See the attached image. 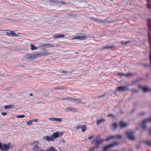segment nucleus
Wrapping results in <instances>:
<instances>
[{
    "instance_id": "f257e3e1",
    "label": "nucleus",
    "mask_w": 151,
    "mask_h": 151,
    "mask_svg": "<svg viewBox=\"0 0 151 151\" xmlns=\"http://www.w3.org/2000/svg\"><path fill=\"white\" fill-rule=\"evenodd\" d=\"M126 134L128 138L130 140L135 139V137L134 136V132L133 131H129L126 132Z\"/></svg>"
},
{
    "instance_id": "f03ea898",
    "label": "nucleus",
    "mask_w": 151,
    "mask_h": 151,
    "mask_svg": "<svg viewBox=\"0 0 151 151\" xmlns=\"http://www.w3.org/2000/svg\"><path fill=\"white\" fill-rule=\"evenodd\" d=\"M149 122H151V117L145 119L142 121L141 125L142 129L145 130L146 129L147 127L146 126L145 124Z\"/></svg>"
},
{
    "instance_id": "7ed1b4c3",
    "label": "nucleus",
    "mask_w": 151,
    "mask_h": 151,
    "mask_svg": "<svg viewBox=\"0 0 151 151\" xmlns=\"http://www.w3.org/2000/svg\"><path fill=\"white\" fill-rule=\"evenodd\" d=\"M129 90L128 86H119L116 89V90H118L119 91H129Z\"/></svg>"
},
{
    "instance_id": "20e7f679",
    "label": "nucleus",
    "mask_w": 151,
    "mask_h": 151,
    "mask_svg": "<svg viewBox=\"0 0 151 151\" xmlns=\"http://www.w3.org/2000/svg\"><path fill=\"white\" fill-rule=\"evenodd\" d=\"M122 137V136L120 135H116L115 136L112 135L107 137L105 139V141H107L111 139L115 138L119 139L121 138Z\"/></svg>"
},
{
    "instance_id": "39448f33",
    "label": "nucleus",
    "mask_w": 151,
    "mask_h": 151,
    "mask_svg": "<svg viewBox=\"0 0 151 151\" xmlns=\"http://www.w3.org/2000/svg\"><path fill=\"white\" fill-rule=\"evenodd\" d=\"M2 151L4 150H8L9 149V147L11 146V144L9 142L8 144H4L3 145L2 144Z\"/></svg>"
},
{
    "instance_id": "423d86ee",
    "label": "nucleus",
    "mask_w": 151,
    "mask_h": 151,
    "mask_svg": "<svg viewBox=\"0 0 151 151\" xmlns=\"http://www.w3.org/2000/svg\"><path fill=\"white\" fill-rule=\"evenodd\" d=\"M59 135L60 136L63 135V134L62 133H59L58 132H56L55 133L51 135L52 137L53 140L55 139L58 138L59 137Z\"/></svg>"
},
{
    "instance_id": "0eeeda50",
    "label": "nucleus",
    "mask_w": 151,
    "mask_h": 151,
    "mask_svg": "<svg viewBox=\"0 0 151 151\" xmlns=\"http://www.w3.org/2000/svg\"><path fill=\"white\" fill-rule=\"evenodd\" d=\"M86 125H81V124L78 125V126L76 127V130H78L79 129H82V131L84 132L85 131L86 129Z\"/></svg>"
},
{
    "instance_id": "6e6552de",
    "label": "nucleus",
    "mask_w": 151,
    "mask_h": 151,
    "mask_svg": "<svg viewBox=\"0 0 151 151\" xmlns=\"http://www.w3.org/2000/svg\"><path fill=\"white\" fill-rule=\"evenodd\" d=\"M9 31H10V32H7L6 33V35L8 36L11 37H17L18 36L17 35V34L14 31H10L8 30Z\"/></svg>"
},
{
    "instance_id": "1a4fd4ad",
    "label": "nucleus",
    "mask_w": 151,
    "mask_h": 151,
    "mask_svg": "<svg viewBox=\"0 0 151 151\" xmlns=\"http://www.w3.org/2000/svg\"><path fill=\"white\" fill-rule=\"evenodd\" d=\"M24 58L27 60H33L32 54H26L24 56Z\"/></svg>"
},
{
    "instance_id": "9d476101",
    "label": "nucleus",
    "mask_w": 151,
    "mask_h": 151,
    "mask_svg": "<svg viewBox=\"0 0 151 151\" xmlns=\"http://www.w3.org/2000/svg\"><path fill=\"white\" fill-rule=\"evenodd\" d=\"M66 112L72 111L73 112H76L77 111V109L76 108H73L72 107H69L65 109Z\"/></svg>"
},
{
    "instance_id": "9b49d317",
    "label": "nucleus",
    "mask_w": 151,
    "mask_h": 151,
    "mask_svg": "<svg viewBox=\"0 0 151 151\" xmlns=\"http://www.w3.org/2000/svg\"><path fill=\"white\" fill-rule=\"evenodd\" d=\"M43 139L45 141H53V140L52 137L51 135V136H46L43 137Z\"/></svg>"
},
{
    "instance_id": "f8f14e48",
    "label": "nucleus",
    "mask_w": 151,
    "mask_h": 151,
    "mask_svg": "<svg viewBox=\"0 0 151 151\" xmlns=\"http://www.w3.org/2000/svg\"><path fill=\"white\" fill-rule=\"evenodd\" d=\"M49 120L51 121H56L58 122H60L62 121V119L61 118H52L50 117L49 118Z\"/></svg>"
},
{
    "instance_id": "ddd939ff",
    "label": "nucleus",
    "mask_w": 151,
    "mask_h": 151,
    "mask_svg": "<svg viewBox=\"0 0 151 151\" xmlns=\"http://www.w3.org/2000/svg\"><path fill=\"white\" fill-rule=\"evenodd\" d=\"M139 88L142 89L143 91L144 92H146L147 91H151V89L148 88L147 87H142L139 86Z\"/></svg>"
},
{
    "instance_id": "4468645a",
    "label": "nucleus",
    "mask_w": 151,
    "mask_h": 151,
    "mask_svg": "<svg viewBox=\"0 0 151 151\" xmlns=\"http://www.w3.org/2000/svg\"><path fill=\"white\" fill-rule=\"evenodd\" d=\"M86 37V36H77L74 37H73L72 40L77 39L82 40L84 38Z\"/></svg>"
},
{
    "instance_id": "2eb2a0df",
    "label": "nucleus",
    "mask_w": 151,
    "mask_h": 151,
    "mask_svg": "<svg viewBox=\"0 0 151 151\" xmlns=\"http://www.w3.org/2000/svg\"><path fill=\"white\" fill-rule=\"evenodd\" d=\"M40 57L44 56L49 55L52 54L51 53H49L47 52H40Z\"/></svg>"
},
{
    "instance_id": "dca6fc26",
    "label": "nucleus",
    "mask_w": 151,
    "mask_h": 151,
    "mask_svg": "<svg viewBox=\"0 0 151 151\" xmlns=\"http://www.w3.org/2000/svg\"><path fill=\"white\" fill-rule=\"evenodd\" d=\"M127 125L128 124L127 123L122 121H120L119 122V126L121 128L126 127L127 126Z\"/></svg>"
},
{
    "instance_id": "f3484780",
    "label": "nucleus",
    "mask_w": 151,
    "mask_h": 151,
    "mask_svg": "<svg viewBox=\"0 0 151 151\" xmlns=\"http://www.w3.org/2000/svg\"><path fill=\"white\" fill-rule=\"evenodd\" d=\"M42 46H44L45 47L47 48H52L54 47L53 45L51 43H43L42 45Z\"/></svg>"
},
{
    "instance_id": "a211bd4d",
    "label": "nucleus",
    "mask_w": 151,
    "mask_h": 151,
    "mask_svg": "<svg viewBox=\"0 0 151 151\" xmlns=\"http://www.w3.org/2000/svg\"><path fill=\"white\" fill-rule=\"evenodd\" d=\"M90 19L92 21L97 22L98 23H100L101 22H102V21H101L100 19H98L95 18L93 17H91L90 18Z\"/></svg>"
},
{
    "instance_id": "6ab92c4d",
    "label": "nucleus",
    "mask_w": 151,
    "mask_h": 151,
    "mask_svg": "<svg viewBox=\"0 0 151 151\" xmlns=\"http://www.w3.org/2000/svg\"><path fill=\"white\" fill-rule=\"evenodd\" d=\"M49 1L52 4L56 3V4H58V3H61L65 4H66L64 2L59 1L57 0H49Z\"/></svg>"
},
{
    "instance_id": "aec40b11",
    "label": "nucleus",
    "mask_w": 151,
    "mask_h": 151,
    "mask_svg": "<svg viewBox=\"0 0 151 151\" xmlns=\"http://www.w3.org/2000/svg\"><path fill=\"white\" fill-rule=\"evenodd\" d=\"M32 56L33 60L40 57L39 52H37L34 54H32Z\"/></svg>"
},
{
    "instance_id": "412c9836",
    "label": "nucleus",
    "mask_w": 151,
    "mask_h": 151,
    "mask_svg": "<svg viewBox=\"0 0 151 151\" xmlns=\"http://www.w3.org/2000/svg\"><path fill=\"white\" fill-rule=\"evenodd\" d=\"M64 35L60 34L58 33L55 35L54 36V37L55 38H62L64 37Z\"/></svg>"
},
{
    "instance_id": "4be33fe9",
    "label": "nucleus",
    "mask_w": 151,
    "mask_h": 151,
    "mask_svg": "<svg viewBox=\"0 0 151 151\" xmlns=\"http://www.w3.org/2000/svg\"><path fill=\"white\" fill-rule=\"evenodd\" d=\"M32 150L33 151H39L40 147L38 146V145H35L33 147Z\"/></svg>"
},
{
    "instance_id": "5701e85b",
    "label": "nucleus",
    "mask_w": 151,
    "mask_h": 151,
    "mask_svg": "<svg viewBox=\"0 0 151 151\" xmlns=\"http://www.w3.org/2000/svg\"><path fill=\"white\" fill-rule=\"evenodd\" d=\"M74 102L75 103H81L82 104H83V103L81 102V100L80 99H77L76 98L73 99Z\"/></svg>"
},
{
    "instance_id": "b1692460",
    "label": "nucleus",
    "mask_w": 151,
    "mask_h": 151,
    "mask_svg": "<svg viewBox=\"0 0 151 151\" xmlns=\"http://www.w3.org/2000/svg\"><path fill=\"white\" fill-rule=\"evenodd\" d=\"M143 143L147 145L151 146V142L150 141L147 140L144 141L143 142Z\"/></svg>"
},
{
    "instance_id": "393cba45",
    "label": "nucleus",
    "mask_w": 151,
    "mask_h": 151,
    "mask_svg": "<svg viewBox=\"0 0 151 151\" xmlns=\"http://www.w3.org/2000/svg\"><path fill=\"white\" fill-rule=\"evenodd\" d=\"M14 106V105H7L4 106V108L5 109H8L13 108Z\"/></svg>"
},
{
    "instance_id": "a878e982",
    "label": "nucleus",
    "mask_w": 151,
    "mask_h": 151,
    "mask_svg": "<svg viewBox=\"0 0 151 151\" xmlns=\"http://www.w3.org/2000/svg\"><path fill=\"white\" fill-rule=\"evenodd\" d=\"M46 151H58L53 147H50L46 150Z\"/></svg>"
},
{
    "instance_id": "bb28decb",
    "label": "nucleus",
    "mask_w": 151,
    "mask_h": 151,
    "mask_svg": "<svg viewBox=\"0 0 151 151\" xmlns=\"http://www.w3.org/2000/svg\"><path fill=\"white\" fill-rule=\"evenodd\" d=\"M30 46L31 47V49L32 50H34L37 49V47H35V46L32 44H30Z\"/></svg>"
},
{
    "instance_id": "cd10ccee",
    "label": "nucleus",
    "mask_w": 151,
    "mask_h": 151,
    "mask_svg": "<svg viewBox=\"0 0 151 151\" xmlns=\"http://www.w3.org/2000/svg\"><path fill=\"white\" fill-rule=\"evenodd\" d=\"M130 41H121L120 43L122 45H126L128 43H130Z\"/></svg>"
},
{
    "instance_id": "c85d7f7f",
    "label": "nucleus",
    "mask_w": 151,
    "mask_h": 151,
    "mask_svg": "<svg viewBox=\"0 0 151 151\" xmlns=\"http://www.w3.org/2000/svg\"><path fill=\"white\" fill-rule=\"evenodd\" d=\"M104 122V119L103 118L99 119L97 121V124L99 125L102 123H103Z\"/></svg>"
},
{
    "instance_id": "c756f323",
    "label": "nucleus",
    "mask_w": 151,
    "mask_h": 151,
    "mask_svg": "<svg viewBox=\"0 0 151 151\" xmlns=\"http://www.w3.org/2000/svg\"><path fill=\"white\" fill-rule=\"evenodd\" d=\"M118 126L117 124L116 123H114L112 124V126L114 129H116Z\"/></svg>"
},
{
    "instance_id": "7c9ffc66",
    "label": "nucleus",
    "mask_w": 151,
    "mask_h": 151,
    "mask_svg": "<svg viewBox=\"0 0 151 151\" xmlns=\"http://www.w3.org/2000/svg\"><path fill=\"white\" fill-rule=\"evenodd\" d=\"M33 122L32 120H30L27 122V124L28 125H30L32 124Z\"/></svg>"
},
{
    "instance_id": "2f4dec72",
    "label": "nucleus",
    "mask_w": 151,
    "mask_h": 151,
    "mask_svg": "<svg viewBox=\"0 0 151 151\" xmlns=\"http://www.w3.org/2000/svg\"><path fill=\"white\" fill-rule=\"evenodd\" d=\"M114 47H115V46L113 45H111V46L109 45L108 46H106V47H104V49L112 48H114Z\"/></svg>"
},
{
    "instance_id": "473e14b6",
    "label": "nucleus",
    "mask_w": 151,
    "mask_h": 151,
    "mask_svg": "<svg viewBox=\"0 0 151 151\" xmlns=\"http://www.w3.org/2000/svg\"><path fill=\"white\" fill-rule=\"evenodd\" d=\"M39 143V142L38 141H33L32 143V144H33L34 145H38V144Z\"/></svg>"
},
{
    "instance_id": "72a5a7b5",
    "label": "nucleus",
    "mask_w": 151,
    "mask_h": 151,
    "mask_svg": "<svg viewBox=\"0 0 151 151\" xmlns=\"http://www.w3.org/2000/svg\"><path fill=\"white\" fill-rule=\"evenodd\" d=\"M139 91L138 90L135 89H132L131 91V92L132 93H137Z\"/></svg>"
},
{
    "instance_id": "f704fd0d",
    "label": "nucleus",
    "mask_w": 151,
    "mask_h": 151,
    "mask_svg": "<svg viewBox=\"0 0 151 151\" xmlns=\"http://www.w3.org/2000/svg\"><path fill=\"white\" fill-rule=\"evenodd\" d=\"M63 99V100H64V99L68 100L69 101H71L73 100V99L71 98L68 97V98H65V99Z\"/></svg>"
},
{
    "instance_id": "c9c22d12",
    "label": "nucleus",
    "mask_w": 151,
    "mask_h": 151,
    "mask_svg": "<svg viewBox=\"0 0 151 151\" xmlns=\"http://www.w3.org/2000/svg\"><path fill=\"white\" fill-rule=\"evenodd\" d=\"M16 117L17 118H23L25 117V116L24 115H21L17 116Z\"/></svg>"
},
{
    "instance_id": "e433bc0d",
    "label": "nucleus",
    "mask_w": 151,
    "mask_h": 151,
    "mask_svg": "<svg viewBox=\"0 0 151 151\" xmlns=\"http://www.w3.org/2000/svg\"><path fill=\"white\" fill-rule=\"evenodd\" d=\"M124 74L122 73H119L118 74V75L119 76H124Z\"/></svg>"
},
{
    "instance_id": "4c0bfd02",
    "label": "nucleus",
    "mask_w": 151,
    "mask_h": 151,
    "mask_svg": "<svg viewBox=\"0 0 151 151\" xmlns=\"http://www.w3.org/2000/svg\"><path fill=\"white\" fill-rule=\"evenodd\" d=\"M131 75V73H127L126 74H124V76H125L126 77H127Z\"/></svg>"
},
{
    "instance_id": "58836bf2",
    "label": "nucleus",
    "mask_w": 151,
    "mask_h": 151,
    "mask_svg": "<svg viewBox=\"0 0 151 151\" xmlns=\"http://www.w3.org/2000/svg\"><path fill=\"white\" fill-rule=\"evenodd\" d=\"M94 137V135H92L91 137H88V138L89 139L91 140Z\"/></svg>"
},
{
    "instance_id": "ea45409f",
    "label": "nucleus",
    "mask_w": 151,
    "mask_h": 151,
    "mask_svg": "<svg viewBox=\"0 0 151 151\" xmlns=\"http://www.w3.org/2000/svg\"><path fill=\"white\" fill-rule=\"evenodd\" d=\"M55 89H63V88L62 87L59 88L58 87H57L55 88Z\"/></svg>"
},
{
    "instance_id": "a19ab883",
    "label": "nucleus",
    "mask_w": 151,
    "mask_h": 151,
    "mask_svg": "<svg viewBox=\"0 0 151 151\" xmlns=\"http://www.w3.org/2000/svg\"><path fill=\"white\" fill-rule=\"evenodd\" d=\"M60 72L61 73H67L68 72L67 71H60Z\"/></svg>"
},
{
    "instance_id": "79ce46f5",
    "label": "nucleus",
    "mask_w": 151,
    "mask_h": 151,
    "mask_svg": "<svg viewBox=\"0 0 151 151\" xmlns=\"http://www.w3.org/2000/svg\"><path fill=\"white\" fill-rule=\"evenodd\" d=\"M1 114L4 116H5L7 114V113L6 112H2L1 113Z\"/></svg>"
},
{
    "instance_id": "37998d69",
    "label": "nucleus",
    "mask_w": 151,
    "mask_h": 151,
    "mask_svg": "<svg viewBox=\"0 0 151 151\" xmlns=\"http://www.w3.org/2000/svg\"><path fill=\"white\" fill-rule=\"evenodd\" d=\"M38 120L37 119H34L32 120L33 122H37L38 121Z\"/></svg>"
},
{
    "instance_id": "c03bdc74",
    "label": "nucleus",
    "mask_w": 151,
    "mask_h": 151,
    "mask_svg": "<svg viewBox=\"0 0 151 151\" xmlns=\"http://www.w3.org/2000/svg\"><path fill=\"white\" fill-rule=\"evenodd\" d=\"M2 143L0 142V150H2Z\"/></svg>"
},
{
    "instance_id": "a18cd8bd",
    "label": "nucleus",
    "mask_w": 151,
    "mask_h": 151,
    "mask_svg": "<svg viewBox=\"0 0 151 151\" xmlns=\"http://www.w3.org/2000/svg\"><path fill=\"white\" fill-rule=\"evenodd\" d=\"M147 8H149V9H151V6H149V5L147 6Z\"/></svg>"
},
{
    "instance_id": "49530a36",
    "label": "nucleus",
    "mask_w": 151,
    "mask_h": 151,
    "mask_svg": "<svg viewBox=\"0 0 151 151\" xmlns=\"http://www.w3.org/2000/svg\"><path fill=\"white\" fill-rule=\"evenodd\" d=\"M144 114H145V113H141L140 114V115H144Z\"/></svg>"
},
{
    "instance_id": "de8ad7c7",
    "label": "nucleus",
    "mask_w": 151,
    "mask_h": 151,
    "mask_svg": "<svg viewBox=\"0 0 151 151\" xmlns=\"http://www.w3.org/2000/svg\"><path fill=\"white\" fill-rule=\"evenodd\" d=\"M29 95H30L31 96H32V95H32V93H30V94H29Z\"/></svg>"
},
{
    "instance_id": "09e8293b",
    "label": "nucleus",
    "mask_w": 151,
    "mask_h": 151,
    "mask_svg": "<svg viewBox=\"0 0 151 151\" xmlns=\"http://www.w3.org/2000/svg\"><path fill=\"white\" fill-rule=\"evenodd\" d=\"M149 134H151V129L150 130L149 132Z\"/></svg>"
},
{
    "instance_id": "8fccbe9b",
    "label": "nucleus",
    "mask_w": 151,
    "mask_h": 151,
    "mask_svg": "<svg viewBox=\"0 0 151 151\" xmlns=\"http://www.w3.org/2000/svg\"><path fill=\"white\" fill-rule=\"evenodd\" d=\"M62 141L63 142H65V141L63 139L62 140Z\"/></svg>"
},
{
    "instance_id": "3c124183",
    "label": "nucleus",
    "mask_w": 151,
    "mask_h": 151,
    "mask_svg": "<svg viewBox=\"0 0 151 151\" xmlns=\"http://www.w3.org/2000/svg\"><path fill=\"white\" fill-rule=\"evenodd\" d=\"M129 151H133L132 149H130L129 150Z\"/></svg>"
},
{
    "instance_id": "603ef678",
    "label": "nucleus",
    "mask_w": 151,
    "mask_h": 151,
    "mask_svg": "<svg viewBox=\"0 0 151 151\" xmlns=\"http://www.w3.org/2000/svg\"><path fill=\"white\" fill-rule=\"evenodd\" d=\"M149 20H150L149 19H148V24H149Z\"/></svg>"
},
{
    "instance_id": "864d4df0",
    "label": "nucleus",
    "mask_w": 151,
    "mask_h": 151,
    "mask_svg": "<svg viewBox=\"0 0 151 151\" xmlns=\"http://www.w3.org/2000/svg\"><path fill=\"white\" fill-rule=\"evenodd\" d=\"M41 151H45V150H41Z\"/></svg>"
},
{
    "instance_id": "5fc2aeb1",
    "label": "nucleus",
    "mask_w": 151,
    "mask_h": 151,
    "mask_svg": "<svg viewBox=\"0 0 151 151\" xmlns=\"http://www.w3.org/2000/svg\"><path fill=\"white\" fill-rule=\"evenodd\" d=\"M103 150H104V147H103L102 149Z\"/></svg>"
},
{
    "instance_id": "6e6d98bb",
    "label": "nucleus",
    "mask_w": 151,
    "mask_h": 151,
    "mask_svg": "<svg viewBox=\"0 0 151 151\" xmlns=\"http://www.w3.org/2000/svg\"><path fill=\"white\" fill-rule=\"evenodd\" d=\"M111 1H113V0H111Z\"/></svg>"
}]
</instances>
